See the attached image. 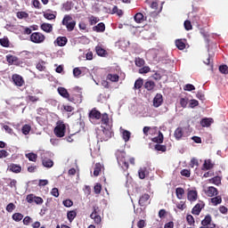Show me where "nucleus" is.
Masks as SVG:
<instances>
[{"label": "nucleus", "instance_id": "f257e3e1", "mask_svg": "<svg viewBox=\"0 0 228 228\" xmlns=\"http://www.w3.org/2000/svg\"><path fill=\"white\" fill-rule=\"evenodd\" d=\"M116 158L118 160V163L123 170H127L129 168V162H127V159H126V152L118 151L116 152Z\"/></svg>", "mask_w": 228, "mask_h": 228}, {"label": "nucleus", "instance_id": "f03ea898", "mask_svg": "<svg viewBox=\"0 0 228 228\" xmlns=\"http://www.w3.org/2000/svg\"><path fill=\"white\" fill-rule=\"evenodd\" d=\"M61 24L62 26H65L67 31H69V32L74 31L76 28V20L69 14L64 15Z\"/></svg>", "mask_w": 228, "mask_h": 228}, {"label": "nucleus", "instance_id": "7ed1b4c3", "mask_svg": "<svg viewBox=\"0 0 228 228\" xmlns=\"http://www.w3.org/2000/svg\"><path fill=\"white\" fill-rule=\"evenodd\" d=\"M67 131V126H65V123L63 121L59 120L56 123V126L53 130V133L57 138H63L65 136V133Z\"/></svg>", "mask_w": 228, "mask_h": 228}, {"label": "nucleus", "instance_id": "20e7f679", "mask_svg": "<svg viewBox=\"0 0 228 228\" xmlns=\"http://www.w3.org/2000/svg\"><path fill=\"white\" fill-rule=\"evenodd\" d=\"M111 136H113V132L106 127H103L102 130L99 131L97 134V138L100 142H108Z\"/></svg>", "mask_w": 228, "mask_h": 228}, {"label": "nucleus", "instance_id": "39448f33", "mask_svg": "<svg viewBox=\"0 0 228 228\" xmlns=\"http://www.w3.org/2000/svg\"><path fill=\"white\" fill-rule=\"evenodd\" d=\"M90 218H92V220H94V224L97 225L102 222V219L101 218V208L99 207H93V212L90 215Z\"/></svg>", "mask_w": 228, "mask_h": 228}, {"label": "nucleus", "instance_id": "423d86ee", "mask_svg": "<svg viewBox=\"0 0 228 228\" xmlns=\"http://www.w3.org/2000/svg\"><path fill=\"white\" fill-rule=\"evenodd\" d=\"M30 42L33 44H44L45 42V36L41 32H34L30 35Z\"/></svg>", "mask_w": 228, "mask_h": 228}, {"label": "nucleus", "instance_id": "0eeeda50", "mask_svg": "<svg viewBox=\"0 0 228 228\" xmlns=\"http://www.w3.org/2000/svg\"><path fill=\"white\" fill-rule=\"evenodd\" d=\"M69 102H73L74 104H81L83 102V93L81 91H77V93H74L69 95V98L68 100Z\"/></svg>", "mask_w": 228, "mask_h": 228}, {"label": "nucleus", "instance_id": "6e6552de", "mask_svg": "<svg viewBox=\"0 0 228 228\" xmlns=\"http://www.w3.org/2000/svg\"><path fill=\"white\" fill-rule=\"evenodd\" d=\"M26 200L28 202V204H33V202L37 204V206H42V204H44V199L38 196H35V194L27 195Z\"/></svg>", "mask_w": 228, "mask_h": 228}, {"label": "nucleus", "instance_id": "1a4fd4ad", "mask_svg": "<svg viewBox=\"0 0 228 228\" xmlns=\"http://www.w3.org/2000/svg\"><path fill=\"white\" fill-rule=\"evenodd\" d=\"M12 82L14 83L15 86H24L26 85V81H24V77L19 74H13L12 76Z\"/></svg>", "mask_w": 228, "mask_h": 228}, {"label": "nucleus", "instance_id": "9d476101", "mask_svg": "<svg viewBox=\"0 0 228 228\" xmlns=\"http://www.w3.org/2000/svg\"><path fill=\"white\" fill-rule=\"evenodd\" d=\"M204 206H206L204 204V201H200L199 203H197L191 209V213L193 215H196L197 216H199V215H200V211H202V209H204Z\"/></svg>", "mask_w": 228, "mask_h": 228}, {"label": "nucleus", "instance_id": "9b49d317", "mask_svg": "<svg viewBox=\"0 0 228 228\" xmlns=\"http://www.w3.org/2000/svg\"><path fill=\"white\" fill-rule=\"evenodd\" d=\"M163 104V94H157L153 99V106L154 108H159Z\"/></svg>", "mask_w": 228, "mask_h": 228}, {"label": "nucleus", "instance_id": "f8f14e48", "mask_svg": "<svg viewBox=\"0 0 228 228\" xmlns=\"http://www.w3.org/2000/svg\"><path fill=\"white\" fill-rule=\"evenodd\" d=\"M145 90H147V92H154V90L156 89V83L152 80H147L144 85H143Z\"/></svg>", "mask_w": 228, "mask_h": 228}, {"label": "nucleus", "instance_id": "ddd939ff", "mask_svg": "<svg viewBox=\"0 0 228 228\" xmlns=\"http://www.w3.org/2000/svg\"><path fill=\"white\" fill-rule=\"evenodd\" d=\"M198 198V192L197 190H188V193H187V199L188 200H190V202H195V200H197Z\"/></svg>", "mask_w": 228, "mask_h": 228}, {"label": "nucleus", "instance_id": "4468645a", "mask_svg": "<svg viewBox=\"0 0 228 228\" xmlns=\"http://www.w3.org/2000/svg\"><path fill=\"white\" fill-rule=\"evenodd\" d=\"M101 111L97 110L96 109H93L89 112V118H93V120H101Z\"/></svg>", "mask_w": 228, "mask_h": 228}, {"label": "nucleus", "instance_id": "2eb2a0df", "mask_svg": "<svg viewBox=\"0 0 228 228\" xmlns=\"http://www.w3.org/2000/svg\"><path fill=\"white\" fill-rule=\"evenodd\" d=\"M57 91L59 95H61V97H63V99H67V101H69L70 97V94H69V91L67 90V88L58 87Z\"/></svg>", "mask_w": 228, "mask_h": 228}, {"label": "nucleus", "instance_id": "dca6fc26", "mask_svg": "<svg viewBox=\"0 0 228 228\" xmlns=\"http://www.w3.org/2000/svg\"><path fill=\"white\" fill-rule=\"evenodd\" d=\"M8 170H10V172H13V174H20V172H22V167L17 164H10L8 166Z\"/></svg>", "mask_w": 228, "mask_h": 228}, {"label": "nucleus", "instance_id": "f3484780", "mask_svg": "<svg viewBox=\"0 0 228 228\" xmlns=\"http://www.w3.org/2000/svg\"><path fill=\"white\" fill-rule=\"evenodd\" d=\"M67 42H69L67 37H58L54 41V44H57L59 47H65V45H67Z\"/></svg>", "mask_w": 228, "mask_h": 228}, {"label": "nucleus", "instance_id": "a211bd4d", "mask_svg": "<svg viewBox=\"0 0 228 228\" xmlns=\"http://www.w3.org/2000/svg\"><path fill=\"white\" fill-rule=\"evenodd\" d=\"M6 61L9 65H19V58L12 54L6 55Z\"/></svg>", "mask_w": 228, "mask_h": 228}, {"label": "nucleus", "instance_id": "6ab92c4d", "mask_svg": "<svg viewBox=\"0 0 228 228\" xmlns=\"http://www.w3.org/2000/svg\"><path fill=\"white\" fill-rule=\"evenodd\" d=\"M93 31H95L96 33H104V31H106V25L103 22H100L93 27Z\"/></svg>", "mask_w": 228, "mask_h": 228}, {"label": "nucleus", "instance_id": "aec40b11", "mask_svg": "<svg viewBox=\"0 0 228 228\" xmlns=\"http://www.w3.org/2000/svg\"><path fill=\"white\" fill-rule=\"evenodd\" d=\"M206 195H208V197H215V195H218V189L209 186L206 190Z\"/></svg>", "mask_w": 228, "mask_h": 228}, {"label": "nucleus", "instance_id": "412c9836", "mask_svg": "<svg viewBox=\"0 0 228 228\" xmlns=\"http://www.w3.org/2000/svg\"><path fill=\"white\" fill-rule=\"evenodd\" d=\"M42 165L45 168H53V167H54V161L51 159L45 158L42 159Z\"/></svg>", "mask_w": 228, "mask_h": 228}, {"label": "nucleus", "instance_id": "4be33fe9", "mask_svg": "<svg viewBox=\"0 0 228 228\" xmlns=\"http://www.w3.org/2000/svg\"><path fill=\"white\" fill-rule=\"evenodd\" d=\"M183 134H184V131H183V127H177L175 130L174 136H175V140H181L183 138Z\"/></svg>", "mask_w": 228, "mask_h": 228}, {"label": "nucleus", "instance_id": "5701e85b", "mask_svg": "<svg viewBox=\"0 0 228 228\" xmlns=\"http://www.w3.org/2000/svg\"><path fill=\"white\" fill-rule=\"evenodd\" d=\"M215 164L211 162V159H206L203 163V166L201 167L202 170H211V168H214Z\"/></svg>", "mask_w": 228, "mask_h": 228}, {"label": "nucleus", "instance_id": "b1692460", "mask_svg": "<svg viewBox=\"0 0 228 228\" xmlns=\"http://www.w3.org/2000/svg\"><path fill=\"white\" fill-rule=\"evenodd\" d=\"M213 122H215L213 120V118H205L201 119L200 125L202 126V127H209V126H211L213 124Z\"/></svg>", "mask_w": 228, "mask_h": 228}, {"label": "nucleus", "instance_id": "393cba45", "mask_svg": "<svg viewBox=\"0 0 228 228\" xmlns=\"http://www.w3.org/2000/svg\"><path fill=\"white\" fill-rule=\"evenodd\" d=\"M150 199H151V196L149 194L147 193L142 194L139 199V205L142 207L145 206V204H147Z\"/></svg>", "mask_w": 228, "mask_h": 228}, {"label": "nucleus", "instance_id": "a878e982", "mask_svg": "<svg viewBox=\"0 0 228 228\" xmlns=\"http://www.w3.org/2000/svg\"><path fill=\"white\" fill-rule=\"evenodd\" d=\"M118 79H120V77L118 74L109 73L107 75V80L111 81V83H118Z\"/></svg>", "mask_w": 228, "mask_h": 228}, {"label": "nucleus", "instance_id": "bb28decb", "mask_svg": "<svg viewBox=\"0 0 228 228\" xmlns=\"http://www.w3.org/2000/svg\"><path fill=\"white\" fill-rule=\"evenodd\" d=\"M175 45L180 51H184V49H186V43H184L183 39H176Z\"/></svg>", "mask_w": 228, "mask_h": 228}, {"label": "nucleus", "instance_id": "cd10ccee", "mask_svg": "<svg viewBox=\"0 0 228 228\" xmlns=\"http://www.w3.org/2000/svg\"><path fill=\"white\" fill-rule=\"evenodd\" d=\"M41 29L45 33H51L53 31V25L51 23L41 24Z\"/></svg>", "mask_w": 228, "mask_h": 228}, {"label": "nucleus", "instance_id": "c85d7f7f", "mask_svg": "<svg viewBox=\"0 0 228 228\" xmlns=\"http://www.w3.org/2000/svg\"><path fill=\"white\" fill-rule=\"evenodd\" d=\"M142 86H143V78L139 77L134 82V90H140Z\"/></svg>", "mask_w": 228, "mask_h": 228}, {"label": "nucleus", "instance_id": "c756f323", "mask_svg": "<svg viewBox=\"0 0 228 228\" xmlns=\"http://www.w3.org/2000/svg\"><path fill=\"white\" fill-rule=\"evenodd\" d=\"M25 157L28 158V161H33L34 163H37V159H38V155L34 152L27 153Z\"/></svg>", "mask_w": 228, "mask_h": 228}, {"label": "nucleus", "instance_id": "7c9ffc66", "mask_svg": "<svg viewBox=\"0 0 228 228\" xmlns=\"http://www.w3.org/2000/svg\"><path fill=\"white\" fill-rule=\"evenodd\" d=\"M95 52L98 56H106L108 54V52L104 48H102L101 45H97L95 47Z\"/></svg>", "mask_w": 228, "mask_h": 228}, {"label": "nucleus", "instance_id": "2f4dec72", "mask_svg": "<svg viewBox=\"0 0 228 228\" xmlns=\"http://www.w3.org/2000/svg\"><path fill=\"white\" fill-rule=\"evenodd\" d=\"M102 171V165H101V163H96L94 170V177H98V175L101 174Z\"/></svg>", "mask_w": 228, "mask_h": 228}, {"label": "nucleus", "instance_id": "473e14b6", "mask_svg": "<svg viewBox=\"0 0 228 228\" xmlns=\"http://www.w3.org/2000/svg\"><path fill=\"white\" fill-rule=\"evenodd\" d=\"M163 140H164V136H163V133H161V131L159 132V135L157 137H153L151 139V141L154 143H163Z\"/></svg>", "mask_w": 228, "mask_h": 228}, {"label": "nucleus", "instance_id": "72a5a7b5", "mask_svg": "<svg viewBox=\"0 0 228 228\" xmlns=\"http://www.w3.org/2000/svg\"><path fill=\"white\" fill-rule=\"evenodd\" d=\"M76 216H77V212H76V210L68 211L67 218H68L69 222H73L74 218H76Z\"/></svg>", "mask_w": 228, "mask_h": 228}, {"label": "nucleus", "instance_id": "f704fd0d", "mask_svg": "<svg viewBox=\"0 0 228 228\" xmlns=\"http://www.w3.org/2000/svg\"><path fill=\"white\" fill-rule=\"evenodd\" d=\"M135 22H137L138 24H142V22H143V20H145V18L143 17V13L142 12H137L134 17Z\"/></svg>", "mask_w": 228, "mask_h": 228}, {"label": "nucleus", "instance_id": "c9c22d12", "mask_svg": "<svg viewBox=\"0 0 228 228\" xmlns=\"http://www.w3.org/2000/svg\"><path fill=\"white\" fill-rule=\"evenodd\" d=\"M122 138H123L124 142H129V140H131V132H129L127 130H123Z\"/></svg>", "mask_w": 228, "mask_h": 228}, {"label": "nucleus", "instance_id": "e433bc0d", "mask_svg": "<svg viewBox=\"0 0 228 228\" xmlns=\"http://www.w3.org/2000/svg\"><path fill=\"white\" fill-rule=\"evenodd\" d=\"M0 45H2V47H10V39L6 37L0 38Z\"/></svg>", "mask_w": 228, "mask_h": 228}, {"label": "nucleus", "instance_id": "4c0bfd02", "mask_svg": "<svg viewBox=\"0 0 228 228\" xmlns=\"http://www.w3.org/2000/svg\"><path fill=\"white\" fill-rule=\"evenodd\" d=\"M175 193H176L177 199L181 200L183 199V195H184V189H183V187H177L175 189Z\"/></svg>", "mask_w": 228, "mask_h": 228}, {"label": "nucleus", "instance_id": "58836bf2", "mask_svg": "<svg viewBox=\"0 0 228 228\" xmlns=\"http://www.w3.org/2000/svg\"><path fill=\"white\" fill-rule=\"evenodd\" d=\"M209 183H212V184H216V186H218L219 184H222V177L215 176L209 180Z\"/></svg>", "mask_w": 228, "mask_h": 228}, {"label": "nucleus", "instance_id": "ea45409f", "mask_svg": "<svg viewBox=\"0 0 228 228\" xmlns=\"http://www.w3.org/2000/svg\"><path fill=\"white\" fill-rule=\"evenodd\" d=\"M134 63L136 67H143V65H145V60L140 57H135Z\"/></svg>", "mask_w": 228, "mask_h": 228}, {"label": "nucleus", "instance_id": "a19ab883", "mask_svg": "<svg viewBox=\"0 0 228 228\" xmlns=\"http://www.w3.org/2000/svg\"><path fill=\"white\" fill-rule=\"evenodd\" d=\"M138 175L141 179H145V175H147V167H141L138 171Z\"/></svg>", "mask_w": 228, "mask_h": 228}, {"label": "nucleus", "instance_id": "79ce46f5", "mask_svg": "<svg viewBox=\"0 0 228 228\" xmlns=\"http://www.w3.org/2000/svg\"><path fill=\"white\" fill-rule=\"evenodd\" d=\"M12 220H14V222H20V220H22V218H24V215L20 214V213H14L12 216Z\"/></svg>", "mask_w": 228, "mask_h": 228}, {"label": "nucleus", "instance_id": "37998d69", "mask_svg": "<svg viewBox=\"0 0 228 228\" xmlns=\"http://www.w3.org/2000/svg\"><path fill=\"white\" fill-rule=\"evenodd\" d=\"M30 131H31V126H29V125H28V124L24 125V126H22V128H21V132H22L25 135L29 134Z\"/></svg>", "mask_w": 228, "mask_h": 228}, {"label": "nucleus", "instance_id": "c03bdc74", "mask_svg": "<svg viewBox=\"0 0 228 228\" xmlns=\"http://www.w3.org/2000/svg\"><path fill=\"white\" fill-rule=\"evenodd\" d=\"M89 24L90 26H95V24H97V22H99V18L92 15L89 18Z\"/></svg>", "mask_w": 228, "mask_h": 228}, {"label": "nucleus", "instance_id": "a18cd8bd", "mask_svg": "<svg viewBox=\"0 0 228 228\" xmlns=\"http://www.w3.org/2000/svg\"><path fill=\"white\" fill-rule=\"evenodd\" d=\"M16 16L18 19H28L29 17V14L26 12H18Z\"/></svg>", "mask_w": 228, "mask_h": 228}, {"label": "nucleus", "instance_id": "49530a36", "mask_svg": "<svg viewBox=\"0 0 228 228\" xmlns=\"http://www.w3.org/2000/svg\"><path fill=\"white\" fill-rule=\"evenodd\" d=\"M155 151H159V152H167V146L162 144H156Z\"/></svg>", "mask_w": 228, "mask_h": 228}, {"label": "nucleus", "instance_id": "de8ad7c7", "mask_svg": "<svg viewBox=\"0 0 228 228\" xmlns=\"http://www.w3.org/2000/svg\"><path fill=\"white\" fill-rule=\"evenodd\" d=\"M45 19H47V20H54L56 19V15L51 13V12H44Z\"/></svg>", "mask_w": 228, "mask_h": 228}, {"label": "nucleus", "instance_id": "09e8293b", "mask_svg": "<svg viewBox=\"0 0 228 228\" xmlns=\"http://www.w3.org/2000/svg\"><path fill=\"white\" fill-rule=\"evenodd\" d=\"M211 202L214 206H218V204H222V198L219 196L212 198Z\"/></svg>", "mask_w": 228, "mask_h": 228}, {"label": "nucleus", "instance_id": "8fccbe9b", "mask_svg": "<svg viewBox=\"0 0 228 228\" xmlns=\"http://www.w3.org/2000/svg\"><path fill=\"white\" fill-rule=\"evenodd\" d=\"M151 68L149 66H142L139 69V74H149Z\"/></svg>", "mask_w": 228, "mask_h": 228}, {"label": "nucleus", "instance_id": "3c124183", "mask_svg": "<svg viewBox=\"0 0 228 228\" xmlns=\"http://www.w3.org/2000/svg\"><path fill=\"white\" fill-rule=\"evenodd\" d=\"M187 223L189 225H194L195 224V218L191 215H187L186 216Z\"/></svg>", "mask_w": 228, "mask_h": 228}, {"label": "nucleus", "instance_id": "603ef678", "mask_svg": "<svg viewBox=\"0 0 228 228\" xmlns=\"http://www.w3.org/2000/svg\"><path fill=\"white\" fill-rule=\"evenodd\" d=\"M62 8L65 12H70V10H72V3L66 2L65 4H63Z\"/></svg>", "mask_w": 228, "mask_h": 228}, {"label": "nucleus", "instance_id": "864d4df0", "mask_svg": "<svg viewBox=\"0 0 228 228\" xmlns=\"http://www.w3.org/2000/svg\"><path fill=\"white\" fill-rule=\"evenodd\" d=\"M62 204L65 208H72V206H74V201L71 200H66L62 201Z\"/></svg>", "mask_w": 228, "mask_h": 228}, {"label": "nucleus", "instance_id": "5fc2aeb1", "mask_svg": "<svg viewBox=\"0 0 228 228\" xmlns=\"http://www.w3.org/2000/svg\"><path fill=\"white\" fill-rule=\"evenodd\" d=\"M101 118H102V122L103 124H109V122H110V117L108 116L107 113L102 114Z\"/></svg>", "mask_w": 228, "mask_h": 228}, {"label": "nucleus", "instance_id": "6e6d98bb", "mask_svg": "<svg viewBox=\"0 0 228 228\" xmlns=\"http://www.w3.org/2000/svg\"><path fill=\"white\" fill-rule=\"evenodd\" d=\"M183 90L185 92H193V90H195V86L191 84H187L184 86Z\"/></svg>", "mask_w": 228, "mask_h": 228}, {"label": "nucleus", "instance_id": "4d7b16f0", "mask_svg": "<svg viewBox=\"0 0 228 228\" xmlns=\"http://www.w3.org/2000/svg\"><path fill=\"white\" fill-rule=\"evenodd\" d=\"M183 26L186 31H190L193 28V27L191 26V21L188 20L184 21Z\"/></svg>", "mask_w": 228, "mask_h": 228}, {"label": "nucleus", "instance_id": "13d9d810", "mask_svg": "<svg viewBox=\"0 0 228 228\" xmlns=\"http://www.w3.org/2000/svg\"><path fill=\"white\" fill-rule=\"evenodd\" d=\"M94 193L99 195V193H101V191H102V185H101V183H96L94 187Z\"/></svg>", "mask_w": 228, "mask_h": 228}, {"label": "nucleus", "instance_id": "bf43d9fd", "mask_svg": "<svg viewBox=\"0 0 228 228\" xmlns=\"http://www.w3.org/2000/svg\"><path fill=\"white\" fill-rule=\"evenodd\" d=\"M180 174H181V175H183V177H190L191 175L190 169H183L180 172Z\"/></svg>", "mask_w": 228, "mask_h": 228}, {"label": "nucleus", "instance_id": "052dcab7", "mask_svg": "<svg viewBox=\"0 0 228 228\" xmlns=\"http://www.w3.org/2000/svg\"><path fill=\"white\" fill-rule=\"evenodd\" d=\"M219 71L221 72V74H228L227 65L224 64V65L219 66Z\"/></svg>", "mask_w": 228, "mask_h": 228}, {"label": "nucleus", "instance_id": "680f3d73", "mask_svg": "<svg viewBox=\"0 0 228 228\" xmlns=\"http://www.w3.org/2000/svg\"><path fill=\"white\" fill-rule=\"evenodd\" d=\"M15 204H13V203H9L7 206H6V211L8 212V213H12L14 209H15Z\"/></svg>", "mask_w": 228, "mask_h": 228}, {"label": "nucleus", "instance_id": "e2e57ef3", "mask_svg": "<svg viewBox=\"0 0 228 228\" xmlns=\"http://www.w3.org/2000/svg\"><path fill=\"white\" fill-rule=\"evenodd\" d=\"M31 222H33V219L29 216H25L23 219L24 225H29Z\"/></svg>", "mask_w": 228, "mask_h": 228}, {"label": "nucleus", "instance_id": "0e129e2a", "mask_svg": "<svg viewBox=\"0 0 228 228\" xmlns=\"http://www.w3.org/2000/svg\"><path fill=\"white\" fill-rule=\"evenodd\" d=\"M197 106H199V101L197 100H191L190 103H189V108H197Z\"/></svg>", "mask_w": 228, "mask_h": 228}, {"label": "nucleus", "instance_id": "69168bd1", "mask_svg": "<svg viewBox=\"0 0 228 228\" xmlns=\"http://www.w3.org/2000/svg\"><path fill=\"white\" fill-rule=\"evenodd\" d=\"M82 73H83V72L80 70L79 68H75V69H73V76H74L75 77H79Z\"/></svg>", "mask_w": 228, "mask_h": 228}, {"label": "nucleus", "instance_id": "338daca9", "mask_svg": "<svg viewBox=\"0 0 228 228\" xmlns=\"http://www.w3.org/2000/svg\"><path fill=\"white\" fill-rule=\"evenodd\" d=\"M180 106H182V108H186V106H188V99L181 98L180 99Z\"/></svg>", "mask_w": 228, "mask_h": 228}, {"label": "nucleus", "instance_id": "774afa93", "mask_svg": "<svg viewBox=\"0 0 228 228\" xmlns=\"http://www.w3.org/2000/svg\"><path fill=\"white\" fill-rule=\"evenodd\" d=\"M146 225H147V223L143 219L139 220L137 223L138 228H143V227H146Z\"/></svg>", "mask_w": 228, "mask_h": 228}]
</instances>
